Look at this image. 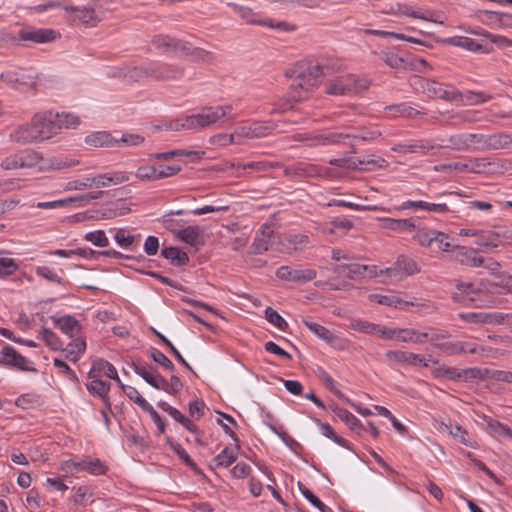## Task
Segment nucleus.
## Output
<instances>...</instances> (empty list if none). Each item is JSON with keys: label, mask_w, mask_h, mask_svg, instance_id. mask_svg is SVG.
Wrapping results in <instances>:
<instances>
[{"label": "nucleus", "mask_w": 512, "mask_h": 512, "mask_svg": "<svg viewBox=\"0 0 512 512\" xmlns=\"http://www.w3.org/2000/svg\"><path fill=\"white\" fill-rule=\"evenodd\" d=\"M340 69L341 63L337 59L297 62L286 73L292 79L289 96L295 101L307 98L308 94L319 86L323 77L332 75Z\"/></svg>", "instance_id": "1"}, {"label": "nucleus", "mask_w": 512, "mask_h": 512, "mask_svg": "<svg viewBox=\"0 0 512 512\" xmlns=\"http://www.w3.org/2000/svg\"><path fill=\"white\" fill-rule=\"evenodd\" d=\"M431 364V374L436 380L440 381H453V382H468L473 380L479 381H496L507 382L512 384V372L488 369V368H466L458 369L455 367L439 364Z\"/></svg>", "instance_id": "2"}, {"label": "nucleus", "mask_w": 512, "mask_h": 512, "mask_svg": "<svg viewBox=\"0 0 512 512\" xmlns=\"http://www.w3.org/2000/svg\"><path fill=\"white\" fill-rule=\"evenodd\" d=\"M32 121L41 134V142L52 138L61 129L76 128L80 124L79 117L74 114L53 111L36 113Z\"/></svg>", "instance_id": "3"}, {"label": "nucleus", "mask_w": 512, "mask_h": 512, "mask_svg": "<svg viewBox=\"0 0 512 512\" xmlns=\"http://www.w3.org/2000/svg\"><path fill=\"white\" fill-rule=\"evenodd\" d=\"M370 82L354 74H345L329 80L325 84V93L332 96L359 94L366 91Z\"/></svg>", "instance_id": "4"}, {"label": "nucleus", "mask_w": 512, "mask_h": 512, "mask_svg": "<svg viewBox=\"0 0 512 512\" xmlns=\"http://www.w3.org/2000/svg\"><path fill=\"white\" fill-rule=\"evenodd\" d=\"M485 290L487 287L483 282H459L452 293V298L455 302L463 304L484 305L488 303L485 299Z\"/></svg>", "instance_id": "5"}, {"label": "nucleus", "mask_w": 512, "mask_h": 512, "mask_svg": "<svg viewBox=\"0 0 512 512\" xmlns=\"http://www.w3.org/2000/svg\"><path fill=\"white\" fill-rule=\"evenodd\" d=\"M151 42L156 49L164 53L180 52L186 55L191 54L202 60L206 59L209 56V53H207L206 51L199 48L191 50L188 43L176 38H172L168 35H155L152 38Z\"/></svg>", "instance_id": "6"}, {"label": "nucleus", "mask_w": 512, "mask_h": 512, "mask_svg": "<svg viewBox=\"0 0 512 512\" xmlns=\"http://www.w3.org/2000/svg\"><path fill=\"white\" fill-rule=\"evenodd\" d=\"M466 172L475 174H496L512 169V162L506 159L478 157L466 161Z\"/></svg>", "instance_id": "7"}, {"label": "nucleus", "mask_w": 512, "mask_h": 512, "mask_svg": "<svg viewBox=\"0 0 512 512\" xmlns=\"http://www.w3.org/2000/svg\"><path fill=\"white\" fill-rule=\"evenodd\" d=\"M233 110L232 105L206 106L199 112L191 114L194 130H201L212 126L220 119L225 118Z\"/></svg>", "instance_id": "8"}, {"label": "nucleus", "mask_w": 512, "mask_h": 512, "mask_svg": "<svg viewBox=\"0 0 512 512\" xmlns=\"http://www.w3.org/2000/svg\"><path fill=\"white\" fill-rule=\"evenodd\" d=\"M386 360L393 365H408L412 367H429L436 364L430 355L416 354L409 351L395 350L385 353Z\"/></svg>", "instance_id": "9"}, {"label": "nucleus", "mask_w": 512, "mask_h": 512, "mask_svg": "<svg viewBox=\"0 0 512 512\" xmlns=\"http://www.w3.org/2000/svg\"><path fill=\"white\" fill-rule=\"evenodd\" d=\"M276 129V124L271 121H254L236 128L237 143L242 144L246 140L262 138L270 135Z\"/></svg>", "instance_id": "10"}, {"label": "nucleus", "mask_w": 512, "mask_h": 512, "mask_svg": "<svg viewBox=\"0 0 512 512\" xmlns=\"http://www.w3.org/2000/svg\"><path fill=\"white\" fill-rule=\"evenodd\" d=\"M449 147L458 151H483L482 133H458L450 135L447 139Z\"/></svg>", "instance_id": "11"}, {"label": "nucleus", "mask_w": 512, "mask_h": 512, "mask_svg": "<svg viewBox=\"0 0 512 512\" xmlns=\"http://www.w3.org/2000/svg\"><path fill=\"white\" fill-rule=\"evenodd\" d=\"M64 9L73 15L74 20H79L83 25L95 27L103 19V11H101L96 2L87 6H65Z\"/></svg>", "instance_id": "12"}, {"label": "nucleus", "mask_w": 512, "mask_h": 512, "mask_svg": "<svg viewBox=\"0 0 512 512\" xmlns=\"http://www.w3.org/2000/svg\"><path fill=\"white\" fill-rule=\"evenodd\" d=\"M149 80L169 81L180 79L184 75V68L180 65L167 63H149Z\"/></svg>", "instance_id": "13"}, {"label": "nucleus", "mask_w": 512, "mask_h": 512, "mask_svg": "<svg viewBox=\"0 0 512 512\" xmlns=\"http://www.w3.org/2000/svg\"><path fill=\"white\" fill-rule=\"evenodd\" d=\"M346 270V277L351 280H357L365 277L375 278L379 276L378 268L375 265L350 263L337 265L333 269L337 274H343Z\"/></svg>", "instance_id": "14"}, {"label": "nucleus", "mask_w": 512, "mask_h": 512, "mask_svg": "<svg viewBox=\"0 0 512 512\" xmlns=\"http://www.w3.org/2000/svg\"><path fill=\"white\" fill-rule=\"evenodd\" d=\"M276 276L281 280L304 284L314 280L317 276V272L311 268H291L289 266H281L277 269Z\"/></svg>", "instance_id": "15"}, {"label": "nucleus", "mask_w": 512, "mask_h": 512, "mask_svg": "<svg viewBox=\"0 0 512 512\" xmlns=\"http://www.w3.org/2000/svg\"><path fill=\"white\" fill-rule=\"evenodd\" d=\"M58 33L52 29L23 27L18 32V38L21 41L32 43H47L55 40Z\"/></svg>", "instance_id": "16"}, {"label": "nucleus", "mask_w": 512, "mask_h": 512, "mask_svg": "<svg viewBox=\"0 0 512 512\" xmlns=\"http://www.w3.org/2000/svg\"><path fill=\"white\" fill-rule=\"evenodd\" d=\"M40 133L34 126L33 121L19 125L13 132L10 133L11 141L18 144H29L34 142H41Z\"/></svg>", "instance_id": "17"}, {"label": "nucleus", "mask_w": 512, "mask_h": 512, "mask_svg": "<svg viewBox=\"0 0 512 512\" xmlns=\"http://www.w3.org/2000/svg\"><path fill=\"white\" fill-rule=\"evenodd\" d=\"M438 350L445 355L452 356L465 353L476 354L483 349L472 342L446 340L443 345H438Z\"/></svg>", "instance_id": "18"}, {"label": "nucleus", "mask_w": 512, "mask_h": 512, "mask_svg": "<svg viewBox=\"0 0 512 512\" xmlns=\"http://www.w3.org/2000/svg\"><path fill=\"white\" fill-rule=\"evenodd\" d=\"M424 83L426 84L425 94L430 98H440L445 101L454 102L458 101V98L461 97L460 91L454 88L445 89L441 83L434 80H429V82Z\"/></svg>", "instance_id": "19"}, {"label": "nucleus", "mask_w": 512, "mask_h": 512, "mask_svg": "<svg viewBox=\"0 0 512 512\" xmlns=\"http://www.w3.org/2000/svg\"><path fill=\"white\" fill-rule=\"evenodd\" d=\"M273 230L270 226L263 225L255 234L253 243L249 247V254L258 255L268 250L271 245Z\"/></svg>", "instance_id": "20"}, {"label": "nucleus", "mask_w": 512, "mask_h": 512, "mask_svg": "<svg viewBox=\"0 0 512 512\" xmlns=\"http://www.w3.org/2000/svg\"><path fill=\"white\" fill-rule=\"evenodd\" d=\"M282 248L288 252L304 249L309 243V237L304 234L285 233L279 237Z\"/></svg>", "instance_id": "21"}, {"label": "nucleus", "mask_w": 512, "mask_h": 512, "mask_svg": "<svg viewBox=\"0 0 512 512\" xmlns=\"http://www.w3.org/2000/svg\"><path fill=\"white\" fill-rule=\"evenodd\" d=\"M455 259L462 265L471 267H481L484 264V258L478 256L477 251L465 246H455Z\"/></svg>", "instance_id": "22"}, {"label": "nucleus", "mask_w": 512, "mask_h": 512, "mask_svg": "<svg viewBox=\"0 0 512 512\" xmlns=\"http://www.w3.org/2000/svg\"><path fill=\"white\" fill-rule=\"evenodd\" d=\"M0 362L20 370L29 369V362L26 360V358L10 346H5L2 348L0 352Z\"/></svg>", "instance_id": "23"}, {"label": "nucleus", "mask_w": 512, "mask_h": 512, "mask_svg": "<svg viewBox=\"0 0 512 512\" xmlns=\"http://www.w3.org/2000/svg\"><path fill=\"white\" fill-rule=\"evenodd\" d=\"M447 42L453 46L461 47L468 51L472 52H481L485 54H489L493 52V47L491 45H482L477 43L474 39L464 36H454L450 37Z\"/></svg>", "instance_id": "24"}, {"label": "nucleus", "mask_w": 512, "mask_h": 512, "mask_svg": "<svg viewBox=\"0 0 512 512\" xmlns=\"http://www.w3.org/2000/svg\"><path fill=\"white\" fill-rule=\"evenodd\" d=\"M404 152L422 153L425 155H435L444 145L434 140H417L409 145L401 146Z\"/></svg>", "instance_id": "25"}, {"label": "nucleus", "mask_w": 512, "mask_h": 512, "mask_svg": "<svg viewBox=\"0 0 512 512\" xmlns=\"http://www.w3.org/2000/svg\"><path fill=\"white\" fill-rule=\"evenodd\" d=\"M351 138V133L348 132H328L324 134H315L311 136V145H335L345 143L347 139Z\"/></svg>", "instance_id": "26"}, {"label": "nucleus", "mask_w": 512, "mask_h": 512, "mask_svg": "<svg viewBox=\"0 0 512 512\" xmlns=\"http://www.w3.org/2000/svg\"><path fill=\"white\" fill-rule=\"evenodd\" d=\"M1 79L8 85L18 88L19 86H32L35 81L31 75H26L23 69L19 71L9 70L1 74Z\"/></svg>", "instance_id": "27"}, {"label": "nucleus", "mask_w": 512, "mask_h": 512, "mask_svg": "<svg viewBox=\"0 0 512 512\" xmlns=\"http://www.w3.org/2000/svg\"><path fill=\"white\" fill-rule=\"evenodd\" d=\"M406 209H412V210H427L430 212H436V213H446L449 211L448 206L445 203H430L426 201H413L408 200L403 202L397 210H406Z\"/></svg>", "instance_id": "28"}, {"label": "nucleus", "mask_w": 512, "mask_h": 512, "mask_svg": "<svg viewBox=\"0 0 512 512\" xmlns=\"http://www.w3.org/2000/svg\"><path fill=\"white\" fill-rule=\"evenodd\" d=\"M104 177L103 174L96 175L94 177H83L79 180H72L65 184V191H74V190H84L92 187H104Z\"/></svg>", "instance_id": "29"}, {"label": "nucleus", "mask_w": 512, "mask_h": 512, "mask_svg": "<svg viewBox=\"0 0 512 512\" xmlns=\"http://www.w3.org/2000/svg\"><path fill=\"white\" fill-rule=\"evenodd\" d=\"M381 227L394 232H411L416 229L414 218L408 219H393V218H381Z\"/></svg>", "instance_id": "30"}, {"label": "nucleus", "mask_w": 512, "mask_h": 512, "mask_svg": "<svg viewBox=\"0 0 512 512\" xmlns=\"http://www.w3.org/2000/svg\"><path fill=\"white\" fill-rule=\"evenodd\" d=\"M177 237L195 248L203 244L202 232L199 226H188L180 230Z\"/></svg>", "instance_id": "31"}, {"label": "nucleus", "mask_w": 512, "mask_h": 512, "mask_svg": "<svg viewBox=\"0 0 512 512\" xmlns=\"http://www.w3.org/2000/svg\"><path fill=\"white\" fill-rule=\"evenodd\" d=\"M91 372L99 377L105 376L109 379L116 380L118 382V384H122L118 377L117 370L111 363H109L106 360L99 359V360L95 361L93 363Z\"/></svg>", "instance_id": "32"}, {"label": "nucleus", "mask_w": 512, "mask_h": 512, "mask_svg": "<svg viewBox=\"0 0 512 512\" xmlns=\"http://www.w3.org/2000/svg\"><path fill=\"white\" fill-rule=\"evenodd\" d=\"M149 63L139 66H127V69L120 70V74L125 75L128 81L139 82L149 80Z\"/></svg>", "instance_id": "33"}, {"label": "nucleus", "mask_w": 512, "mask_h": 512, "mask_svg": "<svg viewBox=\"0 0 512 512\" xmlns=\"http://www.w3.org/2000/svg\"><path fill=\"white\" fill-rule=\"evenodd\" d=\"M85 142L94 147H113L119 145V140L114 139L107 132L101 131L86 137Z\"/></svg>", "instance_id": "34"}, {"label": "nucleus", "mask_w": 512, "mask_h": 512, "mask_svg": "<svg viewBox=\"0 0 512 512\" xmlns=\"http://www.w3.org/2000/svg\"><path fill=\"white\" fill-rule=\"evenodd\" d=\"M103 194V191L91 192L80 196H72L64 199L55 200L54 203L56 208L67 206L70 203H77L80 207L84 203L101 198Z\"/></svg>", "instance_id": "35"}, {"label": "nucleus", "mask_w": 512, "mask_h": 512, "mask_svg": "<svg viewBox=\"0 0 512 512\" xmlns=\"http://www.w3.org/2000/svg\"><path fill=\"white\" fill-rule=\"evenodd\" d=\"M501 242V236L497 232L493 231H479L477 238L474 243L478 246H482L488 249H494L499 246Z\"/></svg>", "instance_id": "36"}, {"label": "nucleus", "mask_w": 512, "mask_h": 512, "mask_svg": "<svg viewBox=\"0 0 512 512\" xmlns=\"http://www.w3.org/2000/svg\"><path fill=\"white\" fill-rule=\"evenodd\" d=\"M57 326L69 337H75L80 331V324L73 316L65 315L56 320Z\"/></svg>", "instance_id": "37"}, {"label": "nucleus", "mask_w": 512, "mask_h": 512, "mask_svg": "<svg viewBox=\"0 0 512 512\" xmlns=\"http://www.w3.org/2000/svg\"><path fill=\"white\" fill-rule=\"evenodd\" d=\"M439 429L441 431L448 432L449 435H451L455 440L459 441L462 444L470 446L472 445V443L469 441L467 431L459 425H452L451 423L447 424L441 422L439 425Z\"/></svg>", "instance_id": "38"}, {"label": "nucleus", "mask_w": 512, "mask_h": 512, "mask_svg": "<svg viewBox=\"0 0 512 512\" xmlns=\"http://www.w3.org/2000/svg\"><path fill=\"white\" fill-rule=\"evenodd\" d=\"M203 154H204V152H200V151L175 149V150H170L167 152L152 153L149 155V158L155 159V160H170L174 157H182V156L190 157L192 155H197L200 157Z\"/></svg>", "instance_id": "39"}, {"label": "nucleus", "mask_w": 512, "mask_h": 512, "mask_svg": "<svg viewBox=\"0 0 512 512\" xmlns=\"http://www.w3.org/2000/svg\"><path fill=\"white\" fill-rule=\"evenodd\" d=\"M140 235L135 236L130 234L126 229H118L114 234V240L122 248H131L138 246Z\"/></svg>", "instance_id": "40"}, {"label": "nucleus", "mask_w": 512, "mask_h": 512, "mask_svg": "<svg viewBox=\"0 0 512 512\" xmlns=\"http://www.w3.org/2000/svg\"><path fill=\"white\" fill-rule=\"evenodd\" d=\"M302 322L313 334L323 341L331 343L334 340V335L326 327L308 319H303Z\"/></svg>", "instance_id": "41"}, {"label": "nucleus", "mask_w": 512, "mask_h": 512, "mask_svg": "<svg viewBox=\"0 0 512 512\" xmlns=\"http://www.w3.org/2000/svg\"><path fill=\"white\" fill-rule=\"evenodd\" d=\"M161 255L171 260L173 263H176L177 265H185L189 261V257L185 252H182L177 247H166L161 250Z\"/></svg>", "instance_id": "42"}, {"label": "nucleus", "mask_w": 512, "mask_h": 512, "mask_svg": "<svg viewBox=\"0 0 512 512\" xmlns=\"http://www.w3.org/2000/svg\"><path fill=\"white\" fill-rule=\"evenodd\" d=\"M134 370L149 385L159 384L160 381H163L158 374H155V371L150 366H146L141 363H134Z\"/></svg>", "instance_id": "43"}, {"label": "nucleus", "mask_w": 512, "mask_h": 512, "mask_svg": "<svg viewBox=\"0 0 512 512\" xmlns=\"http://www.w3.org/2000/svg\"><path fill=\"white\" fill-rule=\"evenodd\" d=\"M449 337V333L445 330H437L429 328L426 332L421 333V339H427L432 346L438 349V345H443V342Z\"/></svg>", "instance_id": "44"}, {"label": "nucleus", "mask_w": 512, "mask_h": 512, "mask_svg": "<svg viewBox=\"0 0 512 512\" xmlns=\"http://www.w3.org/2000/svg\"><path fill=\"white\" fill-rule=\"evenodd\" d=\"M369 298L371 301H375L378 304L394 308H402L403 306H406L408 304L407 302L403 301L401 298L395 295L371 294Z\"/></svg>", "instance_id": "45"}, {"label": "nucleus", "mask_w": 512, "mask_h": 512, "mask_svg": "<svg viewBox=\"0 0 512 512\" xmlns=\"http://www.w3.org/2000/svg\"><path fill=\"white\" fill-rule=\"evenodd\" d=\"M432 249L437 251L449 252L454 251L455 246L452 245L450 237L444 232L436 230L432 241Z\"/></svg>", "instance_id": "46"}, {"label": "nucleus", "mask_w": 512, "mask_h": 512, "mask_svg": "<svg viewBox=\"0 0 512 512\" xmlns=\"http://www.w3.org/2000/svg\"><path fill=\"white\" fill-rule=\"evenodd\" d=\"M330 163L333 165L340 166V167H347L349 169H357L358 165H363V164H373V165H378L379 167H382L383 163H385V160L382 158H379L378 160H374L371 158H367V159L364 158L362 160L359 159L356 162V161H344L341 159H335V160H331Z\"/></svg>", "instance_id": "47"}, {"label": "nucleus", "mask_w": 512, "mask_h": 512, "mask_svg": "<svg viewBox=\"0 0 512 512\" xmlns=\"http://www.w3.org/2000/svg\"><path fill=\"white\" fill-rule=\"evenodd\" d=\"M237 458V454L233 449L224 448L213 459V464L217 468H226L230 466Z\"/></svg>", "instance_id": "48"}, {"label": "nucleus", "mask_w": 512, "mask_h": 512, "mask_svg": "<svg viewBox=\"0 0 512 512\" xmlns=\"http://www.w3.org/2000/svg\"><path fill=\"white\" fill-rule=\"evenodd\" d=\"M82 471H87L93 475H103L106 473V466L99 459L85 458L81 460Z\"/></svg>", "instance_id": "49"}, {"label": "nucleus", "mask_w": 512, "mask_h": 512, "mask_svg": "<svg viewBox=\"0 0 512 512\" xmlns=\"http://www.w3.org/2000/svg\"><path fill=\"white\" fill-rule=\"evenodd\" d=\"M135 177L142 182L158 181L156 166L143 164L137 167L134 173Z\"/></svg>", "instance_id": "50"}, {"label": "nucleus", "mask_w": 512, "mask_h": 512, "mask_svg": "<svg viewBox=\"0 0 512 512\" xmlns=\"http://www.w3.org/2000/svg\"><path fill=\"white\" fill-rule=\"evenodd\" d=\"M484 323L492 325L512 324V313H483Z\"/></svg>", "instance_id": "51"}, {"label": "nucleus", "mask_w": 512, "mask_h": 512, "mask_svg": "<svg viewBox=\"0 0 512 512\" xmlns=\"http://www.w3.org/2000/svg\"><path fill=\"white\" fill-rule=\"evenodd\" d=\"M103 177L105 183L104 187H109L111 185H119L130 181L131 174L125 171H115L103 174Z\"/></svg>", "instance_id": "52"}, {"label": "nucleus", "mask_w": 512, "mask_h": 512, "mask_svg": "<svg viewBox=\"0 0 512 512\" xmlns=\"http://www.w3.org/2000/svg\"><path fill=\"white\" fill-rule=\"evenodd\" d=\"M491 97L481 92L467 91L465 94L461 93V97L458 98L462 104L465 105H478L487 102Z\"/></svg>", "instance_id": "53"}, {"label": "nucleus", "mask_w": 512, "mask_h": 512, "mask_svg": "<svg viewBox=\"0 0 512 512\" xmlns=\"http://www.w3.org/2000/svg\"><path fill=\"white\" fill-rule=\"evenodd\" d=\"M298 487L302 495L319 511L329 512L330 508L327 507L318 497H316L312 491L305 487L301 482H298Z\"/></svg>", "instance_id": "54"}, {"label": "nucleus", "mask_w": 512, "mask_h": 512, "mask_svg": "<svg viewBox=\"0 0 512 512\" xmlns=\"http://www.w3.org/2000/svg\"><path fill=\"white\" fill-rule=\"evenodd\" d=\"M488 428L496 436L512 440V427L496 420H489Z\"/></svg>", "instance_id": "55"}, {"label": "nucleus", "mask_w": 512, "mask_h": 512, "mask_svg": "<svg viewBox=\"0 0 512 512\" xmlns=\"http://www.w3.org/2000/svg\"><path fill=\"white\" fill-rule=\"evenodd\" d=\"M398 268L401 270V273L406 277L409 275H413L418 272L417 264L412 259H409L405 256H399L395 262Z\"/></svg>", "instance_id": "56"}, {"label": "nucleus", "mask_w": 512, "mask_h": 512, "mask_svg": "<svg viewBox=\"0 0 512 512\" xmlns=\"http://www.w3.org/2000/svg\"><path fill=\"white\" fill-rule=\"evenodd\" d=\"M121 388L130 400L140 406L144 411L150 406L134 386H121Z\"/></svg>", "instance_id": "57"}, {"label": "nucleus", "mask_w": 512, "mask_h": 512, "mask_svg": "<svg viewBox=\"0 0 512 512\" xmlns=\"http://www.w3.org/2000/svg\"><path fill=\"white\" fill-rule=\"evenodd\" d=\"M421 333L415 329H406L400 328L397 341L408 343H423V339H421Z\"/></svg>", "instance_id": "58"}, {"label": "nucleus", "mask_w": 512, "mask_h": 512, "mask_svg": "<svg viewBox=\"0 0 512 512\" xmlns=\"http://www.w3.org/2000/svg\"><path fill=\"white\" fill-rule=\"evenodd\" d=\"M19 265L13 258H0V278H7L15 273Z\"/></svg>", "instance_id": "59"}, {"label": "nucleus", "mask_w": 512, "mask_h": 512, "mask_svg": "<svg viewBox=\"0 0 512 512\" xmlns=\"http://www.w3.org/2000/svg\"><path fill=\"white\" fill-rule=\"evenodd\" d=\"M435 232L436 230L434 229H419L413 236V239L416 240L421 246L432 248V241Z\"/></svg>", "instance_id": "60"}, {"label": "nucleus", "mask_w": 512, "mask_h": 512, "mask_svg": "<svg viewBox=\"0 0 512 512\" xmlns=\"http://www.w3.org/2000/svg\"><path fill=\"white\" fill-rule=\"evenodd\" d=\"M42 340L49 346L52 350L62 349V343L59 337L51 330L43 328L40 332Z\"/></svg>", "instance_id": "61"}, {"label": "nucleus", "mask_w": 512, "mask_h": 512, "mask_svg": "<svg viewBox=\"0 0 512 512\" xmlns=\"http://www.w3.org/2000/svg\"><path fill=\"white\" fill-rule=\"evenodd\" d=\"M265 317L268 322H270L280 330H286V328L288 327V323L284 320V318L271 307H267L265 309Z\"/></svg>", "instance_id": "62"}, {"label": "nucleus", "mask_w": 512, "mask_h": 512, "mask_svg": "<svg viewBox=\"0 0 512 512\" xmlns=\"http://www.w3.org/2000/svg\"><path fill=\"white\" fill-rule=\"evenodd\" d=\"M350 327L365 334H377L379 325L362 320H352Z\"/></svg>", "instance_id": "63"}, {"label": "nucleus", "mask_w": 512, "mask_h": 512, "mask_svg": "<svg viewBox=\"0 0 512 512\" xmlns=\"http://www.w3.org/2000/svg\"><path fill=\"white\" fill-rule=\"evenodd\" d=\"M467 168L466 162H450L444 164H438L433 167L436 172L451 173L456 171L458 173H465Z\"/></svg>", "instance_id": "64"}]
</instances>
